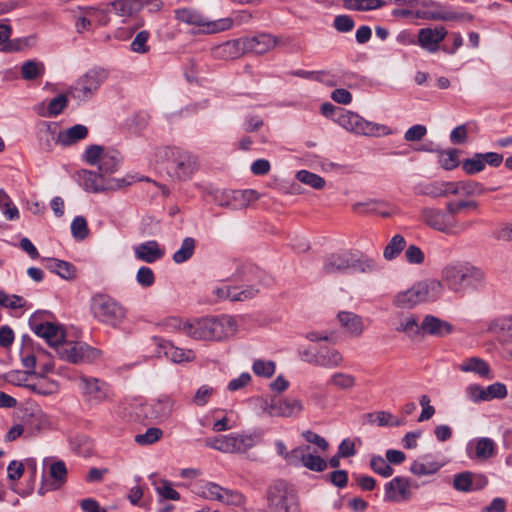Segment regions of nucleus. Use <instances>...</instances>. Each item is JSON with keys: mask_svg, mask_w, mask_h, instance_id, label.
Instances as JSON below:
<instances>
[{"mask_svg": "<svg viewBox=\"0 0 512 512\" xmlns=\"http://www.w3.org/2000/svg\"><path fill=\"white\" fill-rule=\"evenodd\" d=\"M167 325L182 330L186 335L197 340L221 341L232 336L237 324L231 316L204 317L193 322H184L179 318H170Z\"/></svg>", "mask_w": 512, "mask_h": 512, "instance_id": "nucleus-1", "label": "nucleus"}, {"mask_svg": "<svg viewBox=\"0 0 512 512\" xmlns=\"http://www.w3.org/2000/svg\"><path fill=\"white\" fill-rule=\"evenodd\" d=\"M442 285L453 293L464 296L467 290L476 291L484 286V273L468 263L455 262L446 265L441 272Z\"/></svg>", "mask_w": 512, "mask_h": 512, "instance_id": "nucleus-2", "label": "nucleus"}, {"mask_svg": "<svg viewBox=\"0 0 512 512\" xmlns=\"http://www.w3.org/2000/svg\"><path fill=\"white\" fill-rule=\"evenodd\" d=\"M444 292L440 280L425 279L416 282L412 287L396 293L392 303L399 309H412L421 303L435 302Z\"/></svg>", "mask_w": 512, "mask_h": 512, "instance_id": "nucleus-3", "label": "nucleus"}, {"mask_svg": "<svg viewBox=\"0 0 512 512\" xmlns=\"http://www.w3.org/2000/svg\"><path fill=\"white\" fill-rule=\"evenodd\" d=\"M159 155L166 162L168 172L180 181L190 179L199 168L198 158L178 147L162 148Z\"/></svg>", "mask_w": 512, "mask_h": 512, "instance_id": "nucleus-4", "label": "nucleus"}, {"mask_svg": "<svg viewBox=\"0 0 512 512\" xmlns=\"http://www.w3.org/2000/svg\"><path fill=\"white\" fill-rule=\"evenodd\" d=\"M90 310L96 320L114 328L126 318L125 307L104 293H97L91 298Z\"/></svg>", "mask_w": 512, "mask_h": 512, "instance_id": "nucleus-5", "label": "nucleus"}, {"mask_svg": "<svg viewBox=\"0 0 512 512\" xmlns=\"http://www.w3.org/2000/svg\"><path fill=\"white\" fill-rule=\"evenodd\" d=\"M174 15L178 22L198 27L201 32L207 34L219 33L233 27V20L230 17L212 21L194 8L176 9Z\"/></svg>", "mask_w": 512, "mask_h": 512, "instance_id": "nucleus-6", "label": "nucleus"}, {"mask_svg": "<svg viewBox=\"0 0 512 512\" xmlns=\"http://www.w3.org/2000/svg\"><path fill=\"white\" fill-rule=\"evenodd\" d=\"M107 78V70L103 68L90 69L69 87L67 95L76 100L86 102L96 94Z\"/></svg>", "mask_w": 512, "mask_h": 512, "instance_id": "nucleus-7", "label": "nucleus"}, {"mask_svg": "<svg viewBox=\"0 0 512 512\" xmlns=\"http://www.w3.org/2000/svg\"><path fill=\"white\" fill-rule=\"evenodd\" d=\"M270 512H300L295 490L284 481H277L267 491Z\"/></svg>", "mask_w": 512, "mask_h": 512, "instance_id": "nucleus-8", "label": "nucleus"}, {"mask_svg": "<svg viewBox=\"0 0 512 512\" xmlns=\"http://www.w3.org/2000/svg\"><path fill=\"white\" fill-rule=\"evenodd\" d=\"M420 219L430 228L446 234H457L470 227L471 223L459 225L449 212L438 208L425 207L420 212Z\"/></svg>", "mask_w": 512, "mask_h": 512, "instance_id": "nucleus-9", "label": "nucleus"}, {"mask_svg": "<svg viewBox=\"0 0 512 512\" xmlns=\"http://www.w3.org/2000/svg\"><path fill=\"white\" fill-rule=\"evenodd\" d=\"M337 121L347 131L358 135L380 136L389 134V129L385 125L367 121L351 111H342Z\"/></svg>", "mask_w": 512, "mask_h": 512, "instance_id": "nucleus-10", "label": "nucleus"}, {"mask_svg": "<svg viewBox=\"0 0 512 512\" xmlns=\"http://www.w3.org/2000/svg\"><path fill=\"white\" fill-rule=\"evenodd\" d=\"M205 445L223 453H245L255 440L250 435L228 434L206 438Z\"/></svg>", "mask_w": 512, "mask_h": 512, "instance_id": "nucleus-11", "label": "nucleus"}, {"mask_svg": "<svg viewBox=\"0 0 512 512\" xmlns=\"http://www.w3.org/2000/svg\"><path fill=\"white\" fill-rule=\"evenodd\" d=\"M57 355L71 363L92 362L100 357V351L86 344L62 340L55 349Z\"/></svg>", "mask_w": 512, "mask_h": 512, "instance_id": "nucleus-12", "label": "nucleus"}, {"mask_svg": "<svg viewBox=\"0 0 512 512\" xmlns=\"http://www.w3.org/2000/svg\"><path fill=\"white\" fill-rule=\"evenodd\" d=\"M80 186L87 192L99 193L106 190H116L124 185V179H111L106 181L102 174L90 170H81L77 173Z\"/></svg>", "mask_w": 512, "mask_h": 512, "instance_id": "nucleus-13", "label": "nucleus"}, {"mask_svg": "<svg viewBox=\"0 0 512 512\" xmlns=\"http://www.w3.org/2000/svg\"><path fill=\"white\" fill-rule=\"evenodd\" d=\"M259 194L252 189L247 190H224L216 193L215 200L219 206L231 209H242L251 202L258 200Z\"/></svg>", "mask_w": 512, "mask_h": 512, "instance_id": "nucleus-14", "label": "nucleus"}, {"mask_svg": "<svg viewBox=\"0 0 512 512\" xmlns=\"http://www.w3.org/2000/svg\"><path fill=\"white\" fill-rule=\"evenodd\" d=\"M80 389L87 401L99 404L110 398V386L103 380L85 375L79 376Z\"/></svg>", "mask_w": 512, "mask_h": 512, "instance_id": "nucleus-15", "label": "nucleus"}, {"mask_svg": "<svg viewBox=\"0 0 512 512\" xmlns=\"http://www.w3.org/2000/svg\"><path fill=\"white\" fill-rule=\"evenodd\" d=\"M417 488L413 485L409 478L397 476L385 484V501L389 502H406L412 498V488Z\"/></svg>", "mask_w": 512, "mask_h": 512, "instance_id": "nucleus-16", "label": "nucleus"}, {"mask_svg": "<svg viewBox=\"0 0 512 512\" xmlns=\"http://www.w3.org/2000/svg\"><path fill=\"white\" fill-rule=\"evenodd\" d=\"M303 403L296 398H272L266 402L265 412L272 417H293L303 411Z\"/></svg>", "mask_w": 512, "mask_h": 512, "instance_id": "nucleus-17", "label": "nucleus"}, {"mask_svg": "<svg viewBox=\"0 0 512 512\" xmlns=\"http://www.w3.org/2000/svg\"><path fill=\"white\" fill-rule=\"evenodd\" d=\"M351 251L343 250L327 255L323 260L322 272L326 275H342L351 272Z\"/></svg>", "mask_w": 512, "mask_h": 512, "instance_id": "nucleus-18", "label": "nucleus"}, {"mask_svg": "<svg viewBox=\"0 0 512 512\" xmlns=\"http://www.w3.org/2000/svg\"><path fill=\"white\" fill-rule=\"evenodd\" d=\"M29 325L37 336L45 339L55 349L64 340V332L58 326L50 322L38 323L35 314L29 319Z\"/></svg>", "mask_w": 512, "mask_h": 512, "instance_id": "nucleus-19", "label": "nucleus"}, {"mask_svg": "<svg viewBox=\"0 0 512 512\" xmlns=\"http://www.w3.org/2000/svg\"><path fill=\"white\" fill-rule=\"evenodd\" d=\"M497 454V444L489 437H480L467 445V455L470 459L487 461Z\"/></svg>", "mask_w": 512, "mask_h": 512, "instance_id": "nucleus-20", "label": "nucleus"}, {"mask_svg": "<svg viewBox=\"0 0 512 512\" xmlns=\"http://www.w3.org/2000/svg\"><path fill=\"white\" fill-rule=\"evenodd\" d=\"M60 136L59 125L56 122H43L37 133L40 150L52 152L56 144L61 145Z\"/></svg>", "mask_w": 512, "mask_h": 512, "instance_id": "nucleus-21", "label": "nucleus"}, {"mask_svg": "<svg viewBox=\"0 0 512 512\" xmlns=\"http://www.w3.org/2000/svg\"><path fill=\"white\" fill-rule=\"evenodd\" d=\"M246 53L264 54L279 44L278 37L270 33H259L252 37H244Z\"/></svg>", "mask_w": 512, "mask_h": 512, "instance_id": "nucleus-22", "label": "nucleus"}, {"mask_svg": "<svg viewBox=\"0 0 512 512\" xmlns=\"http://www.w3.org/2000/svg\"><path fill=\"white\" fill-rule=\"evenodd\" d=\"M448 32L443 26L435 28H422L418 32V44L430 53H435L440 48V43Z\"/></svg>", "mask_w": 512, "mask_h": 512, "instance_id": "nucleus-23", "label": "nucleus"}, {"mask_svg": "<svg viewBox=\"0 0 512 512\" xmlns=\"http://www.w3.org/2000/svg\"><path fill=\"white\" fill-rule=\"evenodd\" d=\"M291 461L299 460L301 464L311 471L322 472L327 468V462L320 456L310 452V446L297 447L288 456Z\"/></svg>", "mask_w": 512, "mask_h": 512, "instance_id": "nucleus-24", "label": "nucleus"}, {"mask_svg": "<svg viewBox=\"0 0 512 512\" xmlns=\"http://www.w3.org/2000/svg\"><path fill=\"white\" fill-rule=\"evenodd\" d=\"M487 331L495 335L497 341L502 344L512 343V314L498 316L488 323Z\"/></svg>", "mask_w": 512, "mask_h": 512, "instance_id": "nucleus-25", "label": "nucleus"}, {"mask_svg": "<svg viewBox=\"0 0 512 512\" xmlns=\"http://www.w3.org/2000/svg\"><path fill=\"white\" fill-rule=\"evenodd\" d=\"M135 257L146 263H154L164 257L165 251L157 241L150 240L136 245L134 248Z\"/></svg>", "mask_w": 512, "mask_h": 512, "instance_id": "nucleus-26", "label": "nucleus"}, {"mask_svg": "<svg viewBox=\"0 0 512 512\" xmlns=\"http://www.w3.org/2000/svg\"><path fill=\"white\" fill-rule=\"evenodd\" d=\"M337 318L341 327L353 337H359L365 329L362 317L353 312L341 311Z\"/></svg>", "mask_w": 512, "mask_h": 512, "instance_id": "nucleus-27", "label": "nucleus"}, {"mask_svg": "<svg viewBox=\"0 0 512 512\" xmlns=\"http://www.w3.org/2000/svg\"><path fill=\"white\" fill-rule=\"evenodd\" d=\"M353 211L358 214H376L382 217H390L392 215L390 205L385 201L376 199L355 203Z\"/></svg>", "mask_w": 512, "mask_h": 512, "instance_id": "nucleus-28", "label": "nucleus"}, {"mask_svg": "<svg viewBox=\"0 0 512 512\" xmlns=\"http://www.w3.org/2000/svg\"><path fill=\"white\" fill-rule=\"evenodd\" d=\"M421 329L424 333L443 337L453 331V326L447 321L441 320L432 315H427L421 324Z\"/></svg>", "mask_w": 512, "mask_h": 512, "instance_id": "nucleus-29", "label": "nucleus"}, {"mask_svg": "<svg viewBox=\"0 0 512 512\" xmlns=\"http://www.w3.org/2000/svg\"><path fill=\"white\" fill-rule=\"evenodd\" d=\"M244 46L243 38L227 41L217 46L214 50V54L216 57L226 60L236 59L246 53Z\"/></svg>", "mask_w": 512, "mask_h": 512, "instance_id": "nucleus-30", "label": "nucleus"}, {"mask_svg": "<svg viewBox=\"0 0 512 512\" xmlns=\"http://www.w3.org/2000/svg\"><path fill=\"white\" fill-rule=\"evenodd\" d=\"M459 369L462 372H472L488 380L493 379L491 368L487 361L479 357H470L465 359L460 365Z\"/></svg>", "mask_w": 512, "mask_h": 512, "instance_id": "nucleus-31", "label": "nucleus"}, {"mask_svg": "<svg viewBox=\"0 0 512 512\" xmlns=\"http://www.w3.org/2000/svg\"><path fill=\"white\" fill-rule=\"evenodd\" d=\"M442 466V463L432 460L429 455H424L414 460L409 470L416 476H428L437 473Z\"/></svg>", "mask_w": 512, "mask_h": 512, "instance_id": "nucleus-32", "label": "nucleus"}, {"mask_svg": "<svg viewBox=\"0 0 512 512\" xmlns=\"http://www.w3.org/2000/svg\"><path fill=\"white\" fill-rule=\"evenodd\" d=\"M416 17L433 21H453L460 19H467L469 21L473 20V16L471 14H459L452 11H417Z\"/></svg>", "mask_w": 512, "mask_h": 512, "instance_id": "nucleus-33", "label": "nucleus"}, {"mask_svg": "<svg viewBox=\"0 0 512 512\" xmlns=\"http://www.w3.org/2000/svg\"><path fill=\"white\" fill-rule=\"evenodd\" d=\"M151 417L158 421L166 420L170 417L174 407V401L169 396H161L151 403Z\"/></svg>", "mask_w": 512, "mask_h": 512, "instance_id": "nucleus-34", "label": "nucleus"}, {"mask_svg": "<svg viewBox=\"0 0 512 512\" xmlns=\"http://www.w3.org/2000/svg\"><path fill=\"white\" fill-rule=\"evenodd\" d=\"M315 366L326 369H335L340 367L344 362L343 355L336 349H327L318 352V360H314Z\"/></svg>", "mask_w": 512, "mask_h": 512, "instance_id": "nucleus-35", "label": "nucleus"}, {"mask_svg": "<svg viewBox=\"0 0 512 512\" xmlns=\"http://www.w3.org/2000/svg\"><path fill=\"white\" fill-rule=\"evenodd\" d=\"M163 353L174 363H181L183 361H190L192 359V351H185L181 348L175 347L171 342L166 340H159L157 343Z\"/></svg>", "mask_w": 512, "mask_h": 512, "instance_id": "nucleus-36", "label": "nucleus"}, {"mask_svg": "<svg viewBox=\"0 0 512 512\" xmlns=\"http://www.w3.org/2000/svg\"><path fill=\"white\" fill-rule=\"evenodd\" d=\"M47 268L67 280L74 279L77 273V269L72 263L55 258L47 260Z\"/></svg>", "mask_w": 512, "mask_h": 512, "instance_id": "nucleus-37", "label": "nucleus"}, {"mask_svg": "<svg viewBox=\"0 0 512 512\" xmlns=\"http://www.w3.org/2000/svg\"><path fill=\"white\" fill-rule=\"evenodd\" d=\"M150 479L160 500H180V494L173 488L170 481L165 479L157 480L155 475H151Z\"/></svg>", "mask_w": 512, "mask_h": 512, "instance_id": "nucleus-38", "label": "nucleus"}, {"mask_svg": "<svg viewBox=\"0 0 512 512\" xmlns=\"http://www.w3.org/2000/svg\"><path fill=\"white\" fill-rule=\"evenodd\" d=\"M60 134L61 145L67 147L86 138V136L88 135V128L82 124H76L66 130H60Z\"/></svg>", "mask_w": 512, "mask_h": 512, "instance_id": "nucleus-39", "label": "nucleus"}, {"mask_svg": "<svg viewBox=\"0 0 512 512\" xmlns=\"http://www.w3.org/2000/svg\"><path fill=\"white\" fill-rule=\"evenodd\" d=\"M114 13L120 17H130L140 11L142 3L140 0H115L110 3Z\"/></svg>", "mask_w": 512, "mask_h": 512, "instance_id": "nucleus-40", "label": "nucleus"}, {"mask_svg": "<svg viewBox=\"0 0 512 512\" xmlns=\"http://www.w3.org/2000/svg\"><path fill=\"white\" fill-rule=\"evenodd\" d=\"M23 366L28 369L27 373H34L37 362V356L32 347V341L29 337L23 336V345L20 351Z\"/></svg>", "mask_w": 512, "mask_h": 512, "instance_id": "nucleus-41", "label": "nucleus"}, {"mask_svg": "<svg viewBox=\"0 0 512 512\" xmlns=\"http://www.w3.org/2000/svg\"><path fill=\"white\" fill-rule=\"evenodd\" d=\"M351 260V272L372 273L377 269L375 260L368 256L358 255L351 251Z\"/></svg>", "mask_w": 512, "mask_h": 512, "instance_id": "nucleus-42", "label": "nucleus"}, {"mask_svg": "<svg viewBox=\"0 0 512 512\" xmlns=\"http://www.w3.org/2000/svg\"><path fill=\"white\" fill-rule=\"evenodd\" d=\"M52 488L60 489L67 481V468L63 461L58 460L51 463L49 467Z\"/></svg>", "mask_w": 512, "mask_h": 512, "instance_id": "nucleus-43", "label": "nucleus"}, {"mask_svg": "<svg viewBox=\"0 0 512 512\" xmlns=\"http://www.w3.org/2000/svg\"><path fill=\"white\" fill-rule=\"evenodd\" d=\"M328 384L334 388L349 391L356 386V377L350 373L335 372L330 376Z\"/></svg>", "mask_w": 512, "mask_h": 512, "instance_id": "nucleus-44", "label": "nucleus"}, {"mask_svg": "<svg viewBox=\"0 0 512 512\" xmlns=\"http://www.w3.org/2000/svg\"><path fill=\"white\" fill-rule=\"evenodd\" d=\"M406 240L400 234L394 235L386 245L383 256L386 260L395 259L405 248Z\"/></svg>", "mask_w": 512, "mask_h": 512, "instance_id": "nucleus-45", "label": "nucleus"}, {"mask_svg": "<svg viewBox=\"0 0 512 512\" xmlns=\"http://www.w3.org/2000/svg\"><path fill=\"white\" fill-rule=\"evenodd\" d=\"M195 240L192 237H186L181 244V247L173 254V261L175 263H183L189 260L194 254Z\"/></svg>", "mask_w": 512, "mask_h": 512, "instance_id": "nucleus-46", "label": "nucleus"}, {"mask_svg": "<svg viewBox=\"0 0 512 512\" xmlns=\"http://www.w3.org/2000/svg\"><path fill=\"white\" fill-rule=\"evenodd\" d=\"M443 181L420 183L415 187L417 195L429 196L431 198L443 197Z\"/></svg>", "mask_w": 512, "mask_h": 512, "instance_id": "nucleus-47", "label": "nucleus"}, {"mask_svg": "<svg viewBox=\"0 0 512 512\" xmlns=\"http://www.w3.org/2000/svg\"><path fill=\"white\" fill-rule=\"evenodd\" d=\"M370 422H375L379 426H401L405 423L404 419L395 418L390 412L379 411L368 415Z\"/></svg>", "mask_w": 512, "mask_h": 512, "instance_id": "nucleus-48", "label": "nucleus"}, {"mask_svg": "<svg viewBox=\"0 0 512 512\" xmlns=\"http://www.w3.org/2000/svg\"><path fill=\"white\" fill-rule=\"evenodd\" d=\"M45 68L42 63L34 60H28L21 67V77L24 80H34L44 74Z\"/></svg>", "mask_w": 512, "mask_h": 512, "instance_id": "nucleus-49", "label": "nucleus"}, {"mask_svg": "<svg viewBox=\"0 0 512 512\" xmlns=\"http://www.w3.org/2000/svg\"><path fill=\"white\" fill-rule=\"evenodd\" d=\"M219 502L230 506L241 507L246 503V497L237 490L223 488Z\"/></svg>", "mask_w": 512, "mask_h": 512, "instance_id": "nucleus-50", "label": "nucleus"}, {"mask_svg": "<svg viewBox=\"0 0 512 512\" xmlns=\"http://www.w3.org/2000/svg\"><path fill=\"white\" fill-rule=\"evenodd\" d=\"M296 179L303 184L311 186L314 189H322L325 186L324 178L307 170L298 171L296 174Z\"/></svg>", "mask_w": 512, "mask_h": 512, "instance_id": "nucleus-51", "label": "nucleus"}, {"mask_svg": "<svg viewBox=\"0 0 512 512\" xmlns=\"http://www.w3.org/2000/svg\"><path fill=\"white\" fill-rule=\"evenodd\" d=\"M0 209L8 220L19 218V210L4 190H0Z\"/></svg>", "mask_w": 512, "mask_h": 512, "instance_id": "nucleus-52", "label": "nucleus"}, {"mask_svg": "<svg viewBox=\"0 0 512 512\" xmlns=\"http://www.w3.org/2000/svg\"><path fill=\"white\" fill-rule=\"evenodd\" d=\"M370 467L371 469L379 474L382 477H390L394 470L388 463L387 459L385 460L382 456L374 455L370 459Z\"/></svg>", "mask_w": 512, "mask_h": 512, "instance_id": "nucleus-53", "label": "nucleus"}, {"mask_svg": "<svg viewBox=\"0 0 512 512\" xmlns=\"http://www.w3.org/2000/svg\"><path fill=\"white\" fill-rule=\"evenodd\" d=\"M462 169L468 175L477 174L485 169L482 153H476L472 158L462 162Z\"/></svg>", "mask_w": 512, "mask_h": 512, "instance_id": "nucleus-54", "label": "nucleus"}, {"mask_svg": "<svg viewBox=\"0 0 512 512\" xmlns=\"http://www.w3.org/2000/svg\"><path fill=\"white\" fill-rule=\"evenodd\" d=\"M383 5L382 0H346V7L357 11L378 9Z\"/></svg>", "mask_w": 512, "mask_h": 512, "instance_id": "nucleus-55", "label": "nucleus"}, {"mask_svg": "<svg viewBox=\"0 0 512 512\" xmlns=\"http://www.w3.org/2000/svg\"><path fill=\"white\" fill-rule=\"evenodd\" d=\"M120 160L117 156L105 153L99 162V171L103 177L114 173L119 167Z\"/></svg>", "mask_w": 512, "mask_h": 512, "instance_id": "nucleus-56", "label": "nucleus"}, {"mask_svg": "<svg viewBox=\"0 0 512 512\" xmlns=\"http://www.w3.org/2000/svg\"><path fill=\"white\" fill-rule=\"evenodd\" d=\"M508 395L507 387L501 382H495L485 387V402L492 401L494 399H504Z\"/></svg>", "mask_w": 512, "mask_h": 512, "instance_id": "nucleus-57", "label": "nucleus"}, {"mask_svg": "<svg viewBox=\"0 0 512 512\" xmlns=\"http://www.w3.org/2000/svg\"><path fill=\"white\" fill-rule=\"evenodd\" d=\"M71 233L77 240H84L89 235V228L83 216H77L71 223Z\"/></svg>", "mask_w": 512, "mask_h": 512, "instance_id": "nucleus-58", "label": "nucleus"}, {"mask_svg": "<svg viewBox=\"0 0 512 512\" xmlns=\"http://www.w3.org/2000/svg\"><path fill=\"white\" fill-rule=\"evenodd\" d=\"M459 151L456 149H450L442 151L439 154V163L445 170H452L459 165L458 159Z\"/></svg>", "mask_w": 512, "mask_h": 512, "instance_id": "nucleus-59", "label": "nucleus"}, {"mask_svg": "<svg viewBox=\"0 0 512 512\" xmlns=\"http://www.w3.org/2000/svg\"><path fill=\"white\" fill-rule=\"evenodd\" d=\"M163 436V431L156 427H151L146 430L143 434H137L135 436V441L139 445H151Z\"/></svg>", "mask_w": 512, "mask_h": 512, "instance_id": "nucleus-60", "label": "nucleus"}, {"mask_svg": "<svg viewBox=\"0 0 512 512\" xmlns=\"http://www.w3.org/2000/svg\"><path fill=\"white\" fill-rule=\"evenodd\" d=\"M253 372L261 377L269 378L275 373L276 365L273 361L256 360L252 366Z\"/></svg>", "mask_w": 512, "mask_h": 512, "instance_id": "nucleus-61", "label": "nucleus"}, {"mask_svg": "<svg viewBox=\"0 0 512 512\" xmlns=\"http://www.w3.org/2000/svg\"><path fill=\"white\" fill-rule=\"evenodd\" d=\"M473 476L474 475L471 472H462L457 474L454 478V488L463 492L474 490Z\"/></svg>", "mask_w": 512, "mask_h": 512, "instance_id": "nucleus-62", "label": "nucleus"}, {"mask_svg": "<svg viewBox=\"0 0 512 512\" xmlns=\"http://www.w3.org/2000/svg\"><path fill=\"white\" fill-rule=\"evenodd\" d=\"M149 37L150 34L146 30L138 32L130 44L131 50L141 54L148 52L149 46L147 45V41Z\"/></svg>", "mask_w": 512, "mask_h": 512, "instance_id": "nucleus-63", "label": "nucleus"}, {"mask_svg": "<svg viewBox=\"0 0 512 512\" xmlns=\"http://www.w3.org/2000/svg\"><path fill=\"white\" fill-rule=\"evenodd\" d=\"M103 147L100 145H90L86 148L82 159L89 165H96L104 155Z\"/></svg>", "mask_w": 512, "mask_h": 512, "instance_id": "nucleus-64", "label": "nucleus"}]
</instances>
